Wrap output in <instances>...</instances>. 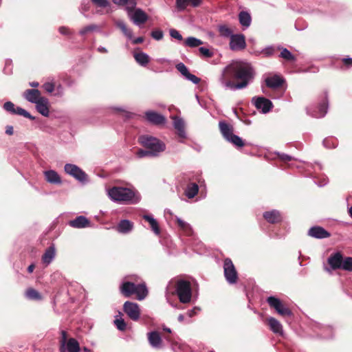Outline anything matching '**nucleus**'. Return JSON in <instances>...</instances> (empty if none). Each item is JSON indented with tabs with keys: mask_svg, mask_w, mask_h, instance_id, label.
<instances>
[{
	"mask_svg": "<svg viewBox=\"0 0 352 352\" xmlns=\"http://www.w3.org/2000/svg\"><path fill=\"white\" fill-rule=\"evenodd\" d=\"M133 228V223L127 219L121 220L118 226L117 230L122 234L129 233Z\"/></svg>",
	"mask_w": 352,
	"mask_h": 352,
	"instance_id": "7c9ffc66",
	"label": "nucleus"
},
{
	"mask_svg": "<svg viewBox=\"0 0 352 352\" xmlns=\"http://www.w3.org/2000/svg\"><path fill=\"white\" fill-rule=\"evenodd\" d=\"M342 269L346 271L352 272V257L348 256L342 260Z\"/></svg>",
	"mask_w": 352,
	"mask_h": 352,
	"instance_id": "a18cd8bd",
	"label": "nucleus"
},
{
	"mask_svg": "<svg viewBox=\"0 0 352 352\" xmlns=\"http://www.w3.org/2000/svg\"><path fill=\"white\" fill-rule=\"evenodd\" d=\"M23 97L28 100L29 102L35 104L40 99L43 98L41 96V91L36 89H28L23 93Z\"/></svg>",
	"mask_w": 352,
	"mask_h": 352,
	"instance_id": "6ab92c4d",
	"label": "nucleus"
},
{
	"mask_svg": "<svg viewBox=\"0 0 352 352\" xmlns=\"http://www.w3.org/2000/svg\"><path fill=\"white\" fill-rule=\"evenodd\" d=\"M151 35L156 41H160L163 38L164 33L161 30H155L151 32Z\"/></svg>",
	"mask_w": 352,
	"mask_h": 352,
	"instance_id": "603ef678",
	"label": "nucleus"
},
{
	"mask_svg": "<svg viewBox=\"0 0 352 352\" xmlns=\"http://www.w3.org/2000/svg\"><path fill=\"white\" fill-rule=\"evenodd\" d=\"M58 32L63 34V35H65V36H72L74 32L67 27H65V26H61L58 28Z\"/></svg>",
	"mask_w": 352,
	"mask_h": 352,
	"instance_id": "680f3d73",
	"label": "nucleus"
},
{
	"mask_svg": "<svg viewBox=\"0 0 352 352\" xmlns=\"http://www.w3.org/2000/svg\"><path fill=\"white\" fill-rule=\"evenodd\" d=\"M200 311V308H199L198 307H195L192 309H190V310L188 311L187 315L190 318H192L194 316L197 315L198 311Z\"/></svg>",
	"mask_w": 352,
	"mask_h": 352,
	"instance_id": "338daca9",
	"label": "nucleus"
},
{
	"mask_svg": "<svg viewBox=\"0 0 352 352\" xmlns=\"http://www.w3.org/2000/svg\"><path fill=\"white\" fill-rule=\"evenodd\" d=\"M123 311L133 321L139 320L140 309L139 305L131 301H126L123 305Z\"/></svg>",
	"mask_w": 352,
	"mask_h": 352,
	"instance_id": "9b49d317",
	"label": "nucleus"
},
{
	"mask_svg": "<svg viewBox=\"0 0 352 352\" xmlns=\"http://www.w3.org/2000/svg\"><path fill=\"white\" fill-rule=\"evenodd\" d=\"M223 273L226 281L233 285L237 282L238 274L230 258H226L223 263Z\"/></svg>",
	"mask_w": 352,
	"mask_h": 352,
	"instance_id": "6e6552de",
	"label": "nucleus"
},
{
	"mask_svg": "<svg viewBox=\"0 0 352 352\" xmlns=\"http://www.w3.org/2000/svg\"><path fill=\"white\" fill-rule=\"evenodd\" d=\"M145 117L149 122L154 124H163L166 122V118L164 116L153 111H146Z\"/></svg>",
	"mask_w": 352,
	"mask_h": 352,
	"instance_id": "412c9836",
	"label": "nucleus"
},
{
	"mask_svg": "<svg viewBox=\"0 0 352 352\" xmlns=\"http://www.w3.org/2000/svg\"><path fill=\"white\" fill-rule=\"evenodd\" d=\"M276 52V47L274 45H269L262 50L261 53L265 57H270Z\"/></svg>",
	"mask_w": 352,
	"mask_h": 352,
	"instance_id": "de8ad7c7",
	"label": "nucleus"
},
{
	"mask_svg": "<svg viewBox=\"0 0 352 352\" xmlns=\"http://www.w3.org/2000/svg\"><path fill=\"white\" fill-rule=\"evenodd\" d=\"M139 142L146 149H148L151 153V157H158L166 150V144L160 139L144 135L139 138Z\"/></svg>",
	"mask_w": 352,
	"mask_h": 352,
	"instance_id": "20e7f679",
	"label": "nucleus"
},
{
	"mask_svg": "<svg viewBox=\"0 0 352 352\" xmlns=\"http://www.w3.org/2000/svg\"><path fill=\"white\" fill-rule=\"evenodd\" d=\"M142 218L149 223L151 228L155 234L158 235L160 233L158 223L152 215L144 214Z\"/></svg>",
	"mask_w": 352,
	"mask_h": 352,
	"instance_id": "c9c22d12",
	"label": "nucleus"
},
{
	"mask_svg": "<svg viewBox=\"0 0 352 352\" xmlns=\"http://www.w3.org/2000/svg\"><path fill=\"white\" fill-rule=\"evenodd\" d=\"M148 340L151 346L154 349L162 347V340L159 332L153 331L148 333Z\"/></svg>",
	"mask_w": 352,
	"mask_h": 352,
	"instance_id": "4be33fe9",
	"label": "nucleus"
},
{
	"mask_svg": "<svg viewBox=\"0 0 352 352\" xmlns=\"http://www.w3.org/2000/svg\"><path fill=\"white\" fill-rule=\"evenodd\" d=\"M230 38L229 46L232 51H241L246 47L245 37L243 34H234Z\"/></svg>",
	"mask_w": 352,
	"mask_h": 352,
	"instance_id": "f8f14e48",
	"label": "nucleus"
},
{
	"mask_svg": "<svg viewBox=\"0 0 352 352\" xmlns=\"http://www.w3.org/2000/svg\"><path fill=\"white\" fill-rule=\"evenodd\" d=\"M267 323L272 331L276 334L283 335V326L278 320L273 317H270L267 319Z\"/></svg>",
	"mask_w": 352,
	"mask_h": 352,
	"instance_id": "2f4dec72",
	"label": "nucleus"
},
{
	"mask_svg": "<svg viewBox=\"0 0 352 352\" xmlns=\"http://www.w3.org/2000/svg\"><path fill=\"white\" fill-rule=\"evenodd\" d=\"M67 352H80V347L78 342L75 338H69L65 344V350Z\"/></svg>",
	"mask_w": 352,
	"mask_h": 352,
	"instance_id": "e433bc0d",
	"label": "nucleus"
},
{
	"mask_svg": "<svg viewBox=\"0 0 352 352\" xmlns=\"http://www.w3.org/2000/svg\"><path fill=\"white\" fill-rule=\"evenodd\" d=\"M114 323L117 329H119L120 331H124L126 329V324L122 318L116 319L114 321Z\"/></svg>",
	"mask_w": 352,
	"mask_h": 352,
	"instance_id": "864d4df0",
	"label": "nucleus"
},
{
	"mask_svg": "<svg viewBox=\"0 0 352 352\" xmlns=\"http://www.w3.org/2000/svg\"><path fill=\"white\" fill-rule=\"evenodd\" d=\"M203 0H176V7L179 11L184 10L188 6L194 8L199 7Z\"/></svg>",
	"mask_w": 352,
	"mask_h": 352,
	"instance_id": "393cba45",
	"label": "nucleus"
},
{
	"mask_svg": "<svg viewBox=\"0 0 352 352\" xmlns=\"http://www.w3.org/2000/svg\"><path fill=\"white\" fill-rule=\"evenodd\" d=\"M255 75V70L250 63L233 60L223 68L219 80L224 89L236 91L252 83Z\"/></svg>",
	"mask_w": 352,
	"mask_h": 352,
	"instance_id": "f257e3e1",
	"label": "nucleus"
},
{
	"mask_svg": "<svg viewBox=\"0 0 352 352\" xmlns=\"http://www.w3.org/2000/svg\"><path fill=\"white\" fill-rule=\"evenodd\" d=\"M175 67L184 77L189 73L188 69L183 63L177 64Z\"/></svg>",
	"mask_w": 352,
	"mask_h": 352,
	"instance_id": "8fccbe9b",
	"label": "nucleus"
},
{
	"mask_svg": "<svg viewBox=\"0 0 352 352\" xmlns=\"http://www.w3.org/2000/svg\"><path fill=\"white\" fill-rule=\"evenodd\" d=\"M89 9V2L87 0H84L81 2L80 10L82 14L87 12Z\"/></svg>",
	"mask_w": 352,
	"mask_h": 352,
	"instance_id": "e2e57ef3",
	"label": "nucleus"
},
{
	"mask_svg": "<svg viewBox=\"0 0 352 352\" xmlns=\"http://www.w3.org/2000/svg\"><path fill=\"white\" fill-rule=\"evenodd\" d=\"M120 289L124 296L129 298L135 294L136 298L139 300H144L148 294V289L144 283L135 284L130 281H125L121 284Z\"/></svg>",
	"mask_w": 352,
	"mask_h": 352,
	"instance_id": "7ed1b4c3",
	"label": "nucleus"
},
{
	"mask_svg": "<svg viewBox=\"0 0 352 352\" xmlns=\"http://www.w3.org/2000/svg\"><path fill=\"white\" fill-rule=\"evenodd\" d=\"M313 328L314 331L322 338L330 339L333 338V329L331 326L316 323Z\"/></svg>",
	"mask_w": 352,
	"mask_h": 352,
	"instance_id": "2eb2a0df",
	"label": "nucleus"
},
{
	"mask_svg": "<svg viewBox=\"0 0 352 352\" xmlns=\"http://www.w3.org/2000/svg\"><path fill=\"white\" fill-rule=\"evenodd\" d=\"M264 219L270 223H277L281 221L282 216L277 210H272L263 213Z\"/></svg>",
	"mask_w": 352,
	"mask_h": 352,
	"instance_id": "5701e85b",
	"label": "nucleus"
},
{
	"mask_svg": "<svg viewBox=\"0 0 352 352\" xmlns=\"http://www.w3.org/2000/svg\"><path fill=\"white\" fill-rule=\"evenodd\" d=\"M175 220L178 223L179 228L182 230L184 234L188 236H193L194 231L192 226L188 223L184 221L178 217H175Z\"/></svg>",
	"mask_w": 352,
	"mask_h": 352,
	"instance_id": "c756f323",
	"label": "nucleus"
},
{
	"mask_svg": "<svg viewBox=\"0 0 352 352\" xmlns=\"http://www.w3.org/2000/svg\"><path fill=\"white\" fill-rule=\"evenodd\" d=\"M323 145L327 148H334L337 147L338 142L336 138L333 137L327 138L323 142Z\"/></svg>",
	"mask_w": 352,
	"mask_h": 352,
	"instance_id": "79ce46f5",
	"label": "nucleus"
},
{
	"mask_svg": "<svg viewBox=\"0 0 352 352\" xmlns=\"http://www.w3.org/2000/svg\"><path fill=\"white\" fill-rule=\"evenodd\" d=\"M56 256V248L54 244H52L46 249L42 256V262L46 265H50Z\"/></svg>",
	"mask_w": 352,
	"mask_h": 352,
	"instance_id": "bb28decb",
	"label": "nucleus"
},
{
	"mask_svg": "<svg viewBox=\"0 0 352 352\" xmlns=\"http://www.w3.org/2000/svg\"><path fill=\"white\" fill-rule=\"evenodd\" d=\"M3 109L6 111L10 114L22 116L31 120H34V117L32 116L28 111L20 107H16L14 104L10 101H8L4 103Z\"/></svg>",
	"mask_w": 352,
	"mask_h": 352,
	"instance_id": "9d476101",
	"label": "nucleus"
},
{
	"mask_svg": "<svg viewBox=\"0 0 352 352\" xmlns=\"http://www.w3.org/2000/svg\"><path fill=\"white\" fill-rule=\"evenodd\" d=\"M115 25L117 28H120L122 33L127 36L129 39L132 38L133 34L131 30L128 29L126 23L123 20H117L115 21Z\"/></svg>",
	"mask_w": 352,
	"mask_h": 352,
	"instance_id": "4c0bfd02",
	"label": "nucleus"
},
{
	"mask_svg": "<svg viewBox=\"0 0 352 352\" xmlns=\"http://www.w3.org/2000/svg\"><path fill=\"white\" fill-rule=\"evenodd\" d=\"M198 192V185L196 183L190 182L187 185L184 191V194L188 199H192L197 195Z\"/></svg>",
	"mask_w": 352,
	"mask_h": 352,
	"instance_id": "f704fd0d",
	"label": "nucleus"
},
{
	"mask_svg": "<svg viewBox=\"0 0 352 352\" xmlns=\"http://www.w3.org/2000/svg\"><path fill=\"white\" fill-rule=\"evenodd\" d=\"M202 43L201 40L192 36L188 37L184 42V45L190 47H196L201 45Z\"/></svg>",
	"mask_w": 352,
	"mask_h": 352,
	"instance_id": "a19ab883",
	"label": "nucleus"
},
{
	"mask_svg": "<svg viewBox=\"0 0 352 352\" xmlns=\"http://www.w3.org/2000/svg\"><path fill=\"white\" fill-rule=\"evenodd\" d=\"M93 3L100 8H107L109 6L108 0H91Z\"/></svg>",
	"mask_w": 352,
	"mask_h": 352,
	"instance_id": "13d9d810",
	"label": "nucleus"
},
{
	"mask_svg": "<svg viewBox=\"0 0 352 352\" xmlns=\"http://www.w3.org/2000/svg\"><path fill=\"white\" fill-rule=\"evenodd\" d=\"M4 72L6 74H10L12 73V60H7L6 61V67L4 68Z\"/></svg>",
	"mask_w": 352,
	"mask_h": 352,
	"instance_id": "0e129e2a",
	"label": "nucleus"
},
{
	"mask_svg": "<svg viewBox=\"0 0 352 352\" xmlns=\"http://www.w3.org/2000/svg\"><path fill=\"white\" fill-rule=\"evenodd\" d=\"M308 235L315 239H326L331 236V234L322 227L315 226L308 230Z\"/></svg>",
	"mask_w": 352,
	"mask_h": 352,
	"instance_id": "f3484780",
	"label": "nucleus"
},
{
	"mask_svg": "<svg viewBox=\"0 0 352 352\" xmlns=\"http://www.w3.org/2000/svg\"><path fill=\"white\" fill-rule=\"evenodd\" d=\"M219 32L220 33V35L223 37H231L232 34V30L226 26V25H220L218 27Z\"/></svg>",
	"mask_w": 352,
	"mask_h": 352,
	"instance_id": "37998d69",
	"label": "nucleus"
},
{
	"mask_svg": "<svg viewBox=\"0 0 352 352\" xmlns=\"http://www.w3.org/2000/svg\"><path fill=\"white\" fill-rule=\"evenodd\" d=\"M35 104L36 109L39 113L45 117L49 116L50 109L49 100L47 98L43 97L36 103H35Z\"/></svg>",
	"mask_w": 352,
	"mask_h": 352,
	"instance_id": "b1692460",
	"label": "nucleus"
},
{
	"mask_svg": "<svg viewBox=\"0 0 352 352\" xmlns=\"http://www.w3.org/2000/svg\"><path fill=\"white\" fill-rule=\"evenodd\" d=\"M45 179L52 184H60L61 178L58 173L54 170H48L43 172Z\"/></svg>",
	"mask_w": 352,
	"mask_h": 352,
	"instance_id": "a878e982",
	"label": "nucleus"
},
{
	"mask_svg": "<svg viewBox=\"0 0 352 352\" xmlns=\"http://www.w3.org/2000/svg\"><path fill=\"white\" fill-rule=\"evenodd\" d=\"M314 182L316 183V184H317L318 186L320 187H322L324 186H325L327 183H328V179L327 177H322V179H321V180L320 181H318V180H315Z\"/></svg>",
	"mask_w": 352,
	"mask_h": 352,
	"instance_id": "774afa93",
	"label": "nucleus"
},
{
	"mask_svg": "<svg viewBox=\"0 0 352 352\" xmlns=\"http://www.w3.org/2000/svg\"><path fill=\"white\" fill-rule=\"evenodd\" d=\"M239 21L243 30L248 28L252 23V16L247 11H241L239 13Z\"/></svg>",
	"mask_w": 352,
	"mask_h": 352,
	"instance_id": "c85d7f7f",
	"label": "nucleus"
},
{
	"mask_svg": "<svg viewBox=\"0 0 352 352\" xmlns=\"http://www.w3.org/2000/svg\"><path fill=\"white\" fill-rule=\"evenodd\" d=\"M108 196L114 202L136 204L140 201V194L128 188L113 186L108 190Z\"/></svg>",
	"mask_w": 352,
	"mask_h": 352,
	"instance_id": "f03ea898",
	"label": "nucleus"
},
{
	"mask_svg": "<svg viewBox=\"0 0 352 352\" xmlns=\"http://www.w3.org/2000/svg\"><path fill=\"white\" fill-rule=\"evenodd\" d=\"M280 57L289 61H295L296 58L287 48H283L280 54Z\"/></svg>",
	"mask_w": 352,
	"mask_h": 352,
	"instance_id": "c03bdc74",
	"label": "nucleus"
},
{
	"mask_svg": "<svg viewBox=\"0 0 352 352\" xmlns=\"http://www.w3.org/2000/svg\"><path fill=\"white\" fill-rule=\"evenodd\" d=\"M199 51L205 58H211L213 56V52L205 47H200Z\"/></svg>",
	"mask_w": 352,
	"mask_h": 352,
	"instance_id": "3c124183",
	"label": "nucleus"
},
{
	"mask_svg": "<svg viewBox=\"0 0 352 352\" xmlns=\"http://www.w3.org/2000/svg\"><path fill=\"white\" fill-rule=\"evenodd\" d=\"M136 155L139 158H142L145 157H151V153L148 149H139L136 153Z\"/></svg>",
	"mask_w": 352,
	"mask_h": 352,
	"instance_id": "4d7b16f0",
	"label": "nucleus"
},
{
	"mask_svg": "<svg viewBox=\"0 0 352 352\" xmlns=\"http://www.w3.org/2000/svg\"><path fill=\"white\" fill-rule=\"evenodd\" d=\"M329 107L327 93H324L321 102L317 107L312 106L307 108V113L316 118H323L327 113Z\"/></svg>",
	"mask_w": 352,
	"mask_h": 352,
	"instance_id": "423d86ee",
	"label": "nucleus"
},
{
	"mask_svg": "<svg viewBox=\"0 0 352 352\" xmlns=\"http://www.w3.org/2000/svg\"><path fill=\"white\" fill-rule=\"evenodd\" d=\"M343 256L339 252L332 254L327 259V262L331 270L342 269Z\"/></svg>",
	"mask_w": 352,
	"mask_h": 352,
	"instance_id": "aec40b11",
	"label": "nucleus"
},
{
	"mask_svg": "<svg viewBox=\"0 0 352 352\" xmlns=\"http://www.w3.org/2000/svg\"><path fill=\"white\" fill-rule=\"evenodd\" d=\"M185 78L192 82L193 84H198L201 79L199 78H198L197 76H196L195 75L192 74H190V72L185 76Z\"/></svg>",
	"mask_w": 352,
	"mask_h": 352,
	"instance_id": "052dcab7",
	"label": "nucleus"
},
{
	"mask_svg": "<svg viewBox=\"0 0 352 352\" xmlns=\"http://www.w3.org/2000/svg\"><path fill=\"white\" fill-rule=\"evenodd\" d=\"M173 120V126L175 129L177 130V135L182 139L186 138V133L184 129V120L182 118L177 117H175Z\"/></svg>",
	"mask_w": 352,
	"mask_h": 352,
	"instance_id": "cd10ccee",
	"label": "nucleus"
},
{
	"mask_svg": "<svg viewBox=\"0 0 352 352\" xmlns=\"http://www.w3.org/2000/svg\"><path fill=\"white\" fill-rule=\"evenodd\" d=\"M265 82L267 87L276 89L283 86L285 80L279 74H269L265 78Z\"/></svg>",
	"mask_w": 352,
	"mask_h": 352,
	"instance_id": "4468645a",
	"label": "nucleus"
},
{
	"mask_svg": "<svg viewBox=\"0 0 352 352\" xmlns=\"http://www.w3.org/2000/svg\"><path fill=\"white\" fill-rule=\"evenodd\" d=\"M133 57L135 61L142 67H146L150 62L149 56L143 52H135Z\"/></svg>",
	"mask_w": 352,
	"mask_h": 352,
	"instance_id": "72a5a7b5",
	"label": "nucleus"
},
{
	"mask_svg": "<svg viewBox=\"0 0 352 352\" xmlns=\"http://www.w3.org/2000/svg\"><path fill=\"white\" fill-rule=\"evenodd\" d=\"M98 29V26L94 24H91L84 27L79 31V34L82 36L85 35L86 34L96 30Z\"/></svg>",
	"mask_w": 352,
	"mask_h": 352,
	"instance_id": "09e8293b",
	"label": "nucleus"
},
{
	"mask_svg": "<svg viewBox=\"0 0 352 352\" xmlns=\"http://www.w3.org/2000/svg\"><path fill=\"white\" fill-rule=\"evenodd\" d=\"M220 131L223 137L226 140L233 134V127L232 125L224 121H220L219 123Z\"/></svg>",
	"mask_w": 352,
	"mask_h": 352,
	"instance_id": "473e14b6",
	"label": "nucleus"
},
{
	"mask_svg": "<svg viewBox=\"0 0 352 352\" xmlns=\"http://www.w3.org/2000/svg\"><path fill=\"white\" fill-rule=\"evenodd\" d=\"M252 101L256 108L261 110L263 113H268L273 107L272 101L264 97H254Z\"/></svg>",
	"mask_w": 352,
	"mask_h": 352,
	"instance_id": "ddd939ff",
	"label": "nucleus"
},
{
	"mask_svg": "<svg viewBox=\"0 0 352 352\" xmlns=\"http://www.w3.org/2000/svg\"><path fill=\"white\" fill-rule=\"evenodd\" d=\"M129 17L133 23L138 26L146 23L148 19V15L141 8L135 9L132 14H129Z\"/></svg>",
	"mask_w": 352,
	"mask_h": 352,
	"instance_id": "dca6fc26",
	"label": "nucleus"
},
{
	"mask_svg": "<svg viewBox=\"0 0 352 352\" xmlns=\"http://www.w3.org/2000/svg\"><path fill=\"white\" fill-rule=\"evenodd\" d=\"M174 287V294L178 297L181 303L187 304L191 301L192 288L190 281L179 278L175 280Z\"/></svg>",
	"mask_w": 352,
	"mask_h": 352,
	"instance_id": "39448f33",
	"label": "nucleus"
},
{
	"mask_svg": "<svg viewBox=\"0 0 352 352\" xmlns=\"http://www.w3.org/2000/svg\"><path fill=\"white\" fill-rule=\"evenodd\" d=\"M43 88L47 92L52 93L54 90V85L52 82H46L43 85Z\"/></svg>",
	"mask_w": 352,
	"mask_h": 352,
	"instance_id": "69168bd1",
	"label": "nucleus"
},
{
	"mask_svg": "<svg viewBox=\"0 0 352 352\" xmlns=\"http://www.w3.org/2000/svg\"><path fill=\"white\" fill-rule=\"evenodd\" d=\"M61 337L60 340V352H65V344L67 342V332L64 330H62L60 332Z\"/></svg>",
	"mask_w": 352,
	"mask_h": 352,
	"instance_id": "49530a36",
	"label": "nucleus"
},
{
	"mask_svg": "<svg viewBox=\"0 0 352 352\" xmlns=\"http://www.w3.org/2000/svg\"><path fill=\"white\" fill-rule=\"evenodd\" d=\"M266 301L270 307L274 309L280 316L283 317H291L292 316V311L279 298L271 296L267 298Z\"/></svg>",
	"mask_w": 352,
	"mask_h": 352,
	"instance_id": "0eeeda50",
	"label": "nucleus"
},
{
	"mask_svg": "<svg viewBox=\"0 0 352 352\" xmlns=\"http://www.w3.org/2000/svg\"><path fill=\"white\" fill-rule=\"evenodd\" d=\"M113 2L118 5L130 4L134 8L136 6L135 0H112Z\"/></svg>",
	"mask_w": 352,
	"mask_h": 352,
	"instance_id": "6e6d98bb",
	"label": "nucleus"
},
{
	"mask_svg": "<svg viewBox=\"0 0 352 352\" xmlns=\"http://www.w3.org/2000/svg\"><path fill=\"white\" fill-rule=\"evenodd\" d=\"M69 226L74 228H85L91 227V221L85 216L80 215L68 223Z\"/></svg>",
	"mask_w": 352,
	"mask_h": 352,
	"instance_id": "a211bd4d",
	"label": "nucleus"
},
{
	"mask_svg": "<svg viewBox=\"0 0 352 352\" xmlns=\"http://www.w3.org/2000/svg\"><path fill=\"white\" fill-rule=\"evenodd\" d=\"M65 172L80 182L87 179V175L80 168L74 164H66L64 167Z\"/></svg>",
	"mask_w": 352,
	"mask_h": 352,
	"instance_id": "1a4fd4ad",
	"label": "nucleus"
},
{
	"mask_svg": "<svg viewBox=\"0 0 352 352\" xmlns=\"http://www.w3.org/2000/svg\"><path fill=\"white\" fill-rule=\"evenodd\" d=\"M169 34L173 38L177 39V41H179L183 40L182 35L179 33L178 30L175 29H170L169 30Z\"/></svg>",
	"mask_w": 352,
	"mask_h": 352,
	"instance_id": "5fc2aeb1",
	"label": "nucleus"
},
{
	"mask_svg": "<svg viewBox=\"0 0 352 352\" xmlns=\"http://www.w3.org/2000/svg\"><path fill=\"white\" fill-rule=\"evenodd\" d=\"M276 154L277 155V156L281 161L285 162H289L293 159L292 156L289 155L285 153L277 152V153H276Z\"/></svg>",
	"mask_w": 352,
	"mask_h": 352,
	"instance_id": "bf43d9fd",
	"label": "nucleus"
},
{
	"mask_svg": "<svg viewBox=\"0 0 352 352\" xmlns=\"http://www.w3.org/2000/svg\"><path fill=\"white\" fill-rule=\"evenodd\" d=\"M226 141L230 142L237 148H242L245 145L243 140L239 136L234 133L227 139Z\"/></svg>",
	"mask_w": 352,
	"mask_h": 352,
	"instance_id": "ea45409f",
	"label": "nucleus"
},
{
	"mask_svg": "<svg viewBox=\"0 0 352 352\" xmlns=\"http://www.w3.org/2000/svg\"><path fill=\"white\" fill-rule=\"evenodd\" d=\"M25 297L28 299L32 300H41L42 299L41 294L33 288H29L26 290Z\"/></svg>",
	"mask_w": 352,
	"mask_h": 352,
	"instance_id": "58836bf2",
	"label": "nucleus"
}]
</instances>
